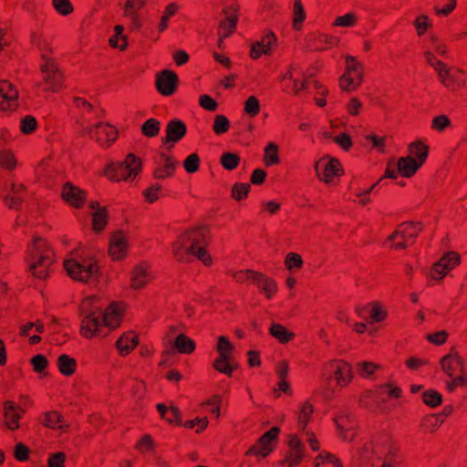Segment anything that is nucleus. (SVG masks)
Segmentation results:
<instances>
[{"instance_id":"1","label":"nucleus","mask_w":467,"mask_h":467,"mask_svg":"<svg viewBox=\"0 0 467 467\" xmlns=\"http://www.w3.org/2000/svg\"><path fill=\"white\" fill-rule=\"evenodd\" d=\"M95 300V297L86 298L81 306V333L86 337L100 336L102 327L115 328L121 320L123 310L118 305L111 304L109 308L102 310L100 306L93 305Z\"/></svg>"},{"instance_id":"2","label":"nucleus","mask_w":467,"mask_h":467,"mask_svg":"<svg viewBox=\"0 0 467 467\" xmlns=\"http://www.w3.org/2000/svg\"><path fill=\"white\" fill-rule=\"evenodd\" d=\"M205 244L206 240L202 229L186 232L182 236V244L174 245V255L180 261H185L188 255H194L208 265L211 263V257L203 248Z\"/></svg>"},{"instance_id":"3","label":"nucleus","mask_w":467,"mask_h":467,"mask_svg":"<svg viewBox=\"0 0 467 467\" xmlns=\"http://www.w3.org/2000/svg\"><path fill=\"white\" fill-rule=\"evenodd\" d=\"M64 267L70 278L81 283H99L101 276L96 261L84 256L66 259Z\"/></svg>"},{"instance_id":"4","label":"nucleus","mask_w":467,"mask_h":467,"mask_svg":"<svg viewBox=\"0 0 467 467\" xmlns=\"http://www.w3.org/2000/svg\"><path fill=\"white\" fill-rule=\"evenodd\" d=\"M51 255L52 251L44 241L34 240L28 248V266L34 276L43 279L47 275L48 268L53 263Z\"/></svg>"},{"instance_id":"5","label":"nucleus","mask_w":467,"mask_h":467,"mask_svg":"<svg viewBox=\"0 0 467 467\" xmlns=\"http://www.w3.org/2000/svg\"><path fill=\"white\" fill-rule=\"evenodd\" d=\"M141 169V162L132 153H130L122 162H114L108 165L105 175L113 181H131Z\"/></svg>"},{"instance_id":"6","label":"nucleus","mask_w":467,"mask_h":467,"mask_svg":"<svg viewBox=\"0 0 467 467\" xmlns=\"http://www.w3.org/2000/svg\"><path fill=\"white\" fill-rule=\"evenodd\" d=\"M362 82V66L354 57H346V70L339 78L340 88L345 91L356 89Z\"/></svg>"},{"instance_id":"7","label":"nucleus","mask_w":467,"mask_h":467,"mask_svg":"<svg viewBox=\"0 0 467 467\" xmlns=\"http://www.w3.org/2000/svg\"><path fill=\"white\" fill-rule=\"evenodd\" d=\"M234 277L238 282L249 280L255 284L268 298L276 291V284L273 279L252 270L242 271L236 274Z\"/></svg>"},{"instance_id":"8","label":"nucleus","mask_w":467,"mask_h":467,"mask_svg":"<svg viewBox=\"0 0 467 467\" xmlns=\"http://www.w3.org/2000/svg\"><path fill=\"white\" fill-rule=\"evenodd\" d=\"M83 131L102 146H109L117 138L115 129L102 121H99L94 126L83 128Z\"/></svg>"},{"instance_id":"9","label":"nucleus","mask_w":467,"mask_h":467,"mask_svg":"<svg viewBox=\"0 0 467 467\" xmlns=\"http://www.w3.org/2000/svg\"><path fill=\"white\" fill-rule=\"evenodd\" d=\"M43 58L47 60V62L41 66L46 89L57 92L61 88L63 75L55 62L47 59L44 55Z\"/></svg>"},{"instance_id":"10","label":"nucleus","mask_w":467,"mask_h":467,"mask_svg":"<svg viewBox=\"0 0 467 467\" xmlns=\"http://www.w3.org/2000/svg\"><path fill=\"white\" fill-rule=\"evenodd\" d=\"M460 263V257L457 254L450 252L435 263L431 270V276L435 280L442 279L447 273Z\"/></svg>"},{"instance_id":"11","label":"nucleus","mask_w":467,"mask_h":467,"mask_svg":"<svg viewBox=\"0 0 467 467\" xmlns=\"http://www.w3.org/2000/svg\"><path fill=\"white\" fill-rule=\"evenodd\" d=\"M436 71L441 84L451 89H455L463 85L462 72L459 69L449 68L445 64H438Z\"/></svg>"},{"instance_id":"12","label":"nucleus","mask_w":467,"mask_h":467,"mask_svg":"<svg viewBox=\"0 0 467 467\" xmlns=\"http://www.w3.org/2000/svg\"><path fill=\"white\" fill-rule=\"evenodd\" d=\"M0 97L3 102L0 103V110L13 111L17 107L18 91L7 80L0 81Z\"/></svg>"},{"instance_id":"13","label":"nucleus","mask_w":467,"mask_h":467,"mask_svg":"<svg viewBox=\"0 0 467 467\" xmlns=\"http://www.w3.org/2000/svg\"><path fill=\"white\" fill-rule=\"evenodd\" d=\"M178 77L170 70H162L157 75L156 88L163 96L171 95L177 87Z\"/></svg>"},{"instance_id":"14","label":"nucleus","mask_w":467,"mask_h":467,"mask_svg":"<svg viewBox=\"0 0 467 467\" xmlns=\"http://www.w3.org/2000/svg\"><path fill=\"white\" fill-rule=\"evenodd\" d=\"M339 163L337 160L331 159L329 161L323 159L317 162L315 170L318 177L326 182H329L334 176L340 173Z\"/></svg>"},{"instance_id":"15","label":"nucleus","mask_w":467,"mask_h":467,"mask_svg":"<svg viewBox=\"0 0 467 467\" xmlns=\"http://www.w3.org/2000/svg\"><path fill=\"white\" fill-rule=\"evenodd\" d=\"M279 433V428L274 427L270 431H266L258 441V443L251 447L248 453H254L263 457L267 456L272 451L270 441H274L276 435Z\"/></svg>"},{"instance_id":"16","label":"nucleus","mask_w":467,"mask_h":467,"mask_svg":"<svg viewBox=\"0 0 467 467\" xmlns=\"http://www.w3.org/2000/svg\"><path fill=\"white\" fill-rule=\"evenodd\" d=\"M186 126L177 119L170 120L166 127V136L161 139L163 144L178 142L186 134Z\"/></svg>"},{"instance_id":"17","label":"nucleus","mask_w":467,"mask_h":467,"mask_svg":"<svg viewBox=\"0 0 467 467\" xmlns=\"http://www.w3.org/2000/svg\"><path fill=\"white\" fill-rule=\"evenodd\" d=\"M128 243L125 234L116 232L110 238L109 252L114 259L122 258L127 252Z\"/></svg>"},{"instance_id":"18","label":"nucleus","mask_w":467,"mask_h":467,"mask_svg":"<svg viewBox=\"0 0 467 467\" xmlns=\"http://www.w3.org/2000/svg\"><path fill=\"white\" fill-rule=\"evenodd\" d=\"M177 162L171 160L164 153L160 154L156 160L157 168L154 171V176L157 179H164L171 177L176 168Z\"/></svg>"},{"instance_id":"19","label":"nucleus","mask_w":467,"mask_h":467,"mask_svg":"<svg viewBox=\"0 0 467 467\" xmlns=\"http://www.w3.org/2000/svg\"><path fill=\"white\" fill-rule=\"evenodd\" d=\"M441 367L449 377L452 378L454 373L462 370V359L457 353L451 352L441 358Z\"/></svg>"},{"instance_id":"20","label":"nucleus","mask_w":467,"mask_h":467,"mask_svg":"<svg viewBox=\"0 0 467 467\" xmlns=\"http://www.w3.org/2000/svg\"><path fill=\"white\" fill-rule=\"evenodd\" d=\"M62 197L71 205L79 208L83 204L85 192L73 184L67 182L62 190Z\"/></svg>"},{"instance_id":"21","label":"nucleus","mask_w":467,"mask_h":467,"mask_svg":"<svg viewBox=\"0 0 467 467\" xmlns=\"http://www.w3.org/2000/svg\"><path fill=\"white\" fill-rule=\"evenodd\" d=\"M420 231V223H403L400 225L399 229L389 236V240L392 241L395 237L400 236L402 239L414 241Z\"/></svg>"},{"instance_id":"22","label":"nucleus","mask_w":467,"mask_h":467,"mask_svg":"<svg viewBox=\"0 0 467 467\" xmlns=\"http://www.w3.org/2000/svg\"><path fill=\"white\" fill-rule=\"evenodd\" d=\"M139 344V337L132 331L123 333L116 341V348L121 356L128 355Z\"/></svg>"},{"instance_id":"23","label":"nucleus","mask_w":467,"mask_h":467,"mask_svg":"<svg viewBox=\"0 0 467 467\" xmlns=\"http://www.w3.org/2000/svg\"><path fill=\"white\" fill-rule=\"evenodd\" d=\"M151 278L147 265L141 264L136 265L130 273L131 286L135 289L143 287Z\"/></svg>"},{"instance_id":"24","label":"nucleus","mask_w":467,"mask_h":467,"mask_svg":"<svg viewBox=\"0 0 467 467\" xmlns=\"http://www.w3.org/2000/svg\"><path fill=\"white\" fill-rule=\"evenodd\" d=\"M18 408L12 401H5L4 404L5 425L7 429L14 431L19 428L21 413Z\"/></svg>"},{"instance_id":"25","label":"nucleus","mask_w":467,"mask_h":467,"mask_svg":"<svg viewBox=\"0 0 467 467\" xmlns=\"http://www.w3.org/2000/svg\"><path fill=\"white\" fill-rule=\"evenodd\" d=\"M420 166L412 156L401 157L397 163L398 171L406 178L412 176Z\"/></svg>"},{"instance_id":"26","label":"nucleus","mask_w":467,"mask_h":467,"mask_svg":"<svg viewBox=\"0 0 467 467\" xmlns=\"http://www.w3.org/2000/svg\"><path fill=\"white\" fill-rule=\"evenodd\" d=\"M89 207L92 210L91 215L93 229L97 232H99L107 223L106 212L96 202H91Z\"/></svg>"},{"instance_id":"27","label":"nucleus","mask_w":467,"mask_h":467,"mask_svg":"<svg viewBox=\"0 0 467 467\" xmlns=\"http://www.w3.org/2000/svg\"><path fill=\"white\" fill-rule=\"evenodd\" d=\"M335 375L338 384L347 385L352 379L350 365L345 362L338 364L335 368Z\"/></svg>"},{"instance_id":"28","label":"nucleus","mask_w":467,"mask_h":467,"mask_svg":"<svg viewBox=\"0 0 467 467\" xmlns=\"http://www.w3.org/2000/svg\"><path fill=\"white\" fill-rule=\"evenodd\" d=\"M24 190V186L22 184L16 185L12 184L11 186V192L13 195H6L4 198V202L5 204L11 208V209H16L18 203H20L23 201L22 198V192Z\"/></svg>"},{"instance_id":"29","label":"nucleus","mask_w":467,"mask_h":467,"mask_svg":"<svg viewBox=\"0 0 467 467\" xmlns=\"http://www.w3.org/2000/svg\"><path fill=\"white\" fill-rule=\"evenodd\" d=\"M213 367L221 373L231 375L234 368V365L232 363V355L223 354L213 362Z\"/></svg>"},{"instance_id":"30","label":"nucleus","mask_w":467,"mask_h":467,"mask_svg":"<svg viewBox=\"0 0 467 467\" xmlns=\"http://www.w3.org/2000/svg\"><path fill=\"white\" fill-rule=\"evenodd\" d=\"M269 333L274 337H275L276 339H278L281 343H286L288 342L290 339L293 338L294 337V334L289 332L285 327H283L282 325H279V324H276V323H272L270 328H269Z\"/></svg>"},{"instance_id":"31","label":"nucleus","mask_w":467,"mask_h":467,"mask_svg":"<svg viewBox=\"0 0 467 467\" xmlns=\"http://www.w3.org/2000/svg\"><path fill=\"white\" fill-rule=\"evenodd\" d=\"M411 156L418 158L417 162L422 165L428 157V147L420 141H414L409 145Z\"/></svg>"},{"instance_id":"32","label":"nucleus","mask_w":467,"mask_h":467,"mask_svg":"<svg viewBox=\"0 0 467 467\" xmlns=\"http://www.w3.org/2000/svg\"><path fill=\"white\" fill-rule=\"evenodd\" d=\"M57 366L62 374L69 376L75 371L76 361L67 355H61L57 358Z\"/></svg>"},{"instance_id":"33","label":"nucleus","mask_w":467,"mask_h":467,"mask_svg":"<svg viewBox=\"0 0 467 467\" xmlns=\"http://www.w3.org/2000/svg\"><path fill=\"white\" fill-rule=\"evenodd\" d=\"M174 346L181 353H191L195 348L193 340L183 334H181L176 337Z\"/></svg>"},{"instance_id":"34","label":"nucleus","mask_w":467,"mask_h":467,"mask_svg":"<svg viewBox=\"0 0 467 467\" xmlns=\"http://www.w3.org/2000/svg\"><path fill=\"white\" fill-rule=\"evenodd\" d=\"M43 424L48 428L64 430L67 425L63 423L62 417L56 411L47 412L45 415Z\"/></svg>"},{"instance_id":"35","label":"nucleus","mask_w":467,"mask_h":467,"mask_svg":"<svg viewBox=\"0 0 467 467\" xmlns=\"http://www.w3.org/2000/svg\"><path fill=\"white\" fill-rule=\"evenodd\" d=\"M161 130V122L155 119H147L142 127L141 131L147 137H154L156 136Z\"/></svg>"},{"instance_id":"36","label":"nucleus","mask_w":467,"mask_h":467,"mask_svg":"<svg viewBox=\"0 0 467 467\" xmlns=\"http://www.w3.org/2000/svg\"><path fill=\"white\" fill-rule=\"evenodd\" d=\"M313 407L309 403H305L298 413V425L301 431L306 429L307 422L311 417Z\"/></svg>"},{"instance_id":"37","label":"nucleus","mask_w":467,"mask_h":467,"mask_svg":"<svg viewBox=\"0 0 467 467\" xmlns=\"http://www.w3.org/2000/svg\"><path fill=\"white\" fill-rule=\"evenodd\" d=\"M278 147L276 144L271 142L265 150V160L267 165L275 164L279 161L277 155Z\"/></svg>"},{"instance_id":"38","label":"nucleus","mask_w":467,"mask_h":467,"mask_svg":"<svg viewBox=\"0 0 467 467\" xmlns=\"http://www.w3.org/2000/svg\"><path fill=\"white\" fill-rule=\"evenodd\" d=\"M230 127V121L223 115H216L214 117V123L213 130L216 134H223L228 130Z\"/></svg>"},{"instance_id":"39","label":"nucleus","mask_w":467,"mask_h":467,"mask_svg":"<svg viewBox=\"0 0 467 467\" xmlns=\"http://www.w3.org/2000/svg\"><path fill=\"white\" fill-rule=\"evenodd\" d=\"M240 158L232 152H225L222 155L221 163L226 170H234L237 167Z\"/></svg>"},{"instance_id":"40","label":"nucleus","mask_w":467,"mask_h":467,"mask_svg":"<svg viewBox=\"0 0 467 467\" xmlns=\"http://www.w3.org/2000/svg\"><path fill=\"white\" fill-rule=\"evenodd\" d=\"M178 10V5L174 3L170 4L166 6L165 11L161 18V22L159 24V29L161 32L164 31L168 26L169 18L173 16Z\"/></svg>"},{"instance_id":"41","label":"nucleus","mask_w":467,"mask_h":467,"mask_svg":"<svg viewBox=\"0 0 467 467\" xmlns=\"http://www.w3.org/2000/svg\"><path fill=\"white\" fill-rule=\"evenodd\" d=\"M425 404L431 407L438 406L441 402V395L433 389H429L422 394Z\"/></svg>"},{"instance_id":"42","label":"nucleus","mask_w":467,"mask_h":467,"mask_svg":"<svg viewBox=\"0 0 467 467\" xmlns=\"http://www.w3.org/2000/svg\"><path fill=\"white\" fill-rule=\"evenodd\" d=\"M200 158L196 153L190 154L183 161V167L189 173H193L198 171Z\"/></svg>"},{"instance_id":"43","label":"nucleus","mask_w":467,"mask_h":467,"mask_svg":"<svg viewBox=\"0 0 467 467\" xmlns=\"http://www.w3.org/2000/svg\"><path fill=\"white\" fill-rule=\"evenodd\" d=\"M259 110H260L259 100L254 96L249 97L244 104V111L248 115L254 117L258 114Z\"/></svg>"},{"instance_id":"44","label":"nucleus","mask_w":467,"mask_h":467,"mask_svg":"<svg viewBox=\"0 0 467 467\" xmlns=\"http://www.w3.org/2000/svg\"><path fill=\"white\" fill-rule=\"evenodd\" d=\"M0 165L8 170L16 167V161L10 151L0 150Z\"/></svg>"},{"instance_id":"45","label":"nucleus","mask_w":467,"mask_h":467,"mask_svg":"<svg viewBox=\"0 0 467 467\" xmlns=\"http://www.w3.org/2000/svg\"><path fill=\"white\" fill-rule=\"evenodd\" d=\"M54 8L61 15L67 16L73 11V6L69 0H53Z\"/></svg>"},{"instance_id":"46","label":"nucleus","mask_w":467,"mask_h":467,"mask_svg":"<svg viewBox=\"0 0 467 467\" xmlns=\"http://www.w3.org/2000/svg\"><path fill=\"white\" fill-rule=\"evenodd\" d=\"M293 15L294 26L297 28L296 24L302 23L306 18V14L301 0H295Z\"/></svg>"},{"instance_id":"47","label":"nucleus","mask_w":467,"mask_h":467,"mask_svg":"<svg viewBox=\"0 0 467 467\" xmlns=\"http://www.w3.org/2000/svg\"><path fill=\"white\" fill-rule=\"evenodd\" d=\"M369 306H370V309H369L370 315L369 316L373 322H380L386 317V316H387L386 312L381 309L380 306L378 303L374 302V303L369 304Z\"/></svg>"},{"instance_id":"48","label":"nucleus","mask_w":467,"mask_h":467,"mask_svg":"<svg viewBox=\"0 0 467 467\" xmlns=\"http://www.w3.org/2000/svg\"><path fill=\"white\" fill-rule=\"evenodd\" d=\"M358 373L365 378L370 377L375 369H377L379 367L371 362H362L358 364Z\"/></svg>"},{"instance_id":"49","label":"nucleus","mask_w":467,"mask_h":467,"mask_svg":"<svg viewBox=\"0 0 467 467\" xmlns=\"http://www.w3.org/2000/svg\"><path fill=\"white\" fill-rule=\"evenodd\" d=\"M303 457H304V451H291L286 455L285 461L288 466L293 467V466L298 465L302 462Z\"/></svg>"},{"instance_id":"50","label":"nucleus","mask_w":467,"mask_h":467,"mask_svg":"<svg viewBox=\"0 0 467 467\" xmlns=\"http://www.w3.org/2000/svg\"><path fill=\"white\" fill-rule=\"evenodd\" d=\"M199 103L202 108L209 111H214L218 107V103L209 95H202Z\"/></svg>"},{"instance_id":"51","label":"nucleus","mask_w":467,"mask_h":467,"mask_svg":"<svg viewBox=\"0 0 467 467\" xmlns=\"http://www.w3.org/2000/svg\"><path fill=\"white\" fill-rule=\"evenodd\" d=\"M36 127V120L32 116H26L21 120V130L24 133H30Z\"/></svg>"},{"instance_id":"52","label":"nucleus","mask_w":467,"mask_h":467,"mask_svg":"<svg viewBox=\"0 0 467 467\" xmlns=\"http://www.w3.org/2000/svg\"><path fill=\"white\" fill-rule=\"evenodd\" d=\"M303 264L302 258L299 254L295 253H289L285 258V265L289 270L293 267L299 268Z\"/></svg>"},{"instance_id":"53","label":"nucleus","mask_w":467,"mask_h":467,"mask_svg":"<svg viewBox=\"0 0 467 467\" xmlns=\"http://www.w3.org/2000/svg\"><path fill=\"white\" fill-rule=\"evenodd\" d=\"M249 189L250 185L247 183H236L233 187V195L235 199L240 200L247 195Z\"/></svg>"},{"instance_id":"54","label":"nucleus","mask_w":467,"mask_h":467,"mask_svg":"<svg viewBox=\"0 0 467 467\" xmlns=\"http://www.w3.org/2000/svg\"><path fill=\"white\" fill-rule=\"evenodd\" d=\"M161 186L159 183H154L150 185L147 190L144 192V196L146 200L150 202H153L158 199V192L161 191Z\"/></svg>"},{"instance_id":"55","label":"nucleus","mask_w":467,"mask_h":467,"mask_svg":"<svg viewBox=\"0 0 467 467\" xmlns=\"http://www.w3.org/2000/svg\"><path fill=\"white\" fill-rule=\"evenodd\" d=\"M448 337V333L445 330H441L435 334L427 335V339L435 345L443 344Z\"/></svg>"},{"instance_id":"56","label":"nucleus","mask_w":467,"mask_h":467,"mask_svg":"<svg viewBox=\"0 0 467 467\" xmlns=\"http://www.w3.org/2000/svg\"><path fill=\"white\" fill-rule=\"evenodd\" d=\"M233 349V345L225 337H220L218 339L217 350L220 353V357L223 354H230L229 351Z\"/></svg>"},{"instance_id":"57","label":"nucleus","mask_w":467,"mask_h":467,"mask_svg":"<svg viewBox=\"0 0 467 467\" xmlns=\"http://www.w3.org/2000/svg\"><path fill=\"white\" fill-rule=\"evenodd\" d=\"M265 41H257L254 44H253L251 48V57L253 58H258L262 53L268 54L269 49L265 48Z\"/></svg>"},{"instance_id":"58","label":"nucleus","mask_w":467,"mask_h":467,"mask_svg":"<svg viewBox=\"0 0 467 467\" xmlns=\"http://www.w3.org/2000/svg\"><path fill=\"white\" fill-rule=\"evenodd\" d=\"M449 125L450 119L445 115L437 116L432 120V128L440 131L443 130Z\"/></svg>"},{"instance_id":"59","label":"nucleus","mask_w":467,"mask_h":467,"mask_svg":"<svg viewBox=\"0 0 467 467\" xmlns=\"http://www.w3.org/2000/svg\"><path fill=\"white\" fill-rule=\"evenodd\" d=\"M65 454L63 452H57L49 456V467H64Z\"/></svg>"},{"instance_id":"60","label":"nucleus","mask_w":467,"mask_h":467,"mask_svg":"<svg viewBox=\"0 0 467 467\" xmlns=\"http://www.w3.org/2000/svg\"><path fill=\"white\" fill-rule=\"evenodd\" d=\"M165 420L169 422H175L178 425H182V419L179 409L177 407L171 406Z\"/></svg>"},{"instance_id":"61","label":"nucleus","mask_w":467,"mask_h":467,"mask_svg":"<svg viewBox=\"0 0 467 467\" xmlns=\"http://www.w3.org/2000/svg\"><path fill=\"white\" fill-rule=\"evenodd\" d=\"M428 19L427 16H421L414 21V26H416L419 35H422L431 26Z\"/></svg>"},{"instance_id":"62","label":"nucleus","mask_w":467,"mask_h":467,"mask_svg":"<svg viewBox=\"0 0 467 467\" xmlns=\"http://www.w3.org/2000/svg\"><path fill=\"white\" fill-rule=\"evenodd\" d=\"M28 451H28L27 447H26L22 443H17L16 445L15 451H14V455L16 460H18L20 462H24L27 459Z\"/></svg>"},{"instance_id":"63","label":"nucleus","mask_w":467,"mask_h":467,"mask_svg":"<svg viewBox=\"0 0 467 467\" xmlns=\"http://www.w3.org/2000/svg\"><path fill=\"white\" fill-rule=\"evenodd\" d=\"M334 141L346 150H348L352 145L351 139L347 133L339 134L334 138Z\"/></svg>"},{"instance_id":"64","label":"nucleus","mask_w":467,"mask_h":467,"mask_svg":"<svg viewBox=\"0 0 467 467\" xmlns=\"http://www.w3.org/2000/svg\"><path fill=\"white\" fill-rule=\"evenodd\" d=\"M32 364L36 372H41L46 368L47 360L43 355H36L32 358Z\"/></svg>"}]
</instances>
